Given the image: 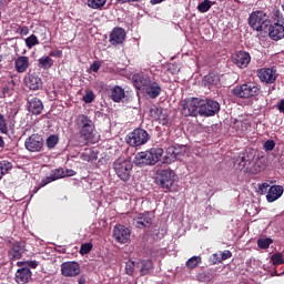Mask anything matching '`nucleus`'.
Segmentation results:
<instances>
[{
    "label": "nucleus",
    "instance_id": "36",
    "mask_svg": "<svg viewBox=\"0 0 284 284\" xmlns=\"http://www.w3.org/2000/svg\"><path fill=\"white\" fill-rule=\"evenodd\" d=\"M139 265H140L139 262L129 260L125 263V274H128V276H134V270H136V267H139Z\"/></svg>",
    "mask_w": 284,
    "mask_h": 284
},
{
    "label": "nucleus",
    "instance_id": "46",
    "mask_svg": "<svg viewBox=\"0 0 284 284\" xmlns=\"http://www.w3.org/2000/svg\"><path fill=\"white\" fill-rule=\"evenodd\" d=\"M161 112H163V109L161 108H151L150 109V118L151 119H154V121H158L159 120V116L161 115Z\"/></svg>",
    "mask_w": 284,
    "mask_h": 284
},
{
    "label": "nucleus",
    "instance_id": "7",
    "mask_svg": "<svg viewBox=\"0 0 284 284\" xmlns=\"http://www.w3.org/2000/svg\"><path fill=\"white\" fill-rule=\"evenodd\" d=\"M176 174L174 171L166 169V170H160L156 173L155 176V184L159 185V187H162V190H166V192H172V185H174V182Z\"/></svg>",
    "mask_w": 284,
    "mask_h": 284
},
{
    "label": "nucleus",
    "instance_id": "63",
    "mask_svg": "<svg viewBox=\"0 0 284 284\" xmlns=\"http://www.w3.org/2000/svg\"><path fill=\"white\" fill-rule=\"evenodd\" d=\"M42 41H48V33L44 31L40 34Z\"/></svg>",
    "mask_w": 284,
    "mask_h": 284
},
{
    "label": "nucleus",
    "instance_id": "54",
    "mask_svg": "<svg viewBox=\"0 0 284 284\" xmlns=\"http://www.w3.org/2000/svg\"><path fill=\"white\" fill-rule=\"evenodd\" d=\"M18 32L22 37H26L28 34H30V29L27 26H22V27H19Z\"/></svg>",
    "mask_w": 284,
    "mask_h": 284
},
{
    "label": "nucleus",
    "instance_id": "5",
    "mask_svg": "<svg viewBox=\"0 0 284 284\" xmlns=\"http://www.w3.org/2000/svg\"><path fill=\"white\" fill-rule=\"evenodd\" d=\"M248 26L256 32H264L270 28V16L262 10L253 11L248 17Z\"/></svg>",
    "mask_w": 284,
    "mask_h": 284
},
{
    "label": "nucleus",
    "instance_id": "59",
    "mask_svg": "<svg viewBox=\"0 0 284 284\" xmlns=\"http://www.w3.org/2000/svg\"><path fill=\"white\" fill-rule=\"evenodd\" d=\"M277 110L278 112L284 114V99L280 100V102L277 103Z\"/></svg>",
    "mask_w": 284,
    "mask_h": 284
},
{
    "label": "nucleus",
    "instance_id": "33",
    "mask_svg": "<svg viewBox=\"0 0 284 284\" xmlns=\"http://www.w3.org/2000/svg\"><path fill=\"white\" fill-rule=\"evenodd\" d=\"M203 263V258L201 256H192L185 263L187 270H196L197 266Z\"/></svg>",
    "mask_w": 284,
    "mask_h": 284
},
{
    "label": "nucleus",
    "instance_id": "45",
    "mask_svg": "<svg viewBox=\"0 0 284 284\" xmlns=\"http://www.w3.org/2000/svg\"><path fill=\"white\" fill-rule=\"evenodd\" d=\"M93 156H94V151H92V150H90V149H87V150L81 154L80 159H81L82 161H88V162H90V161H92Z\"/></svg>",
    "mask_w": 284,
    "mask_h": 284
},
{
    "label": "nucleus",
    "instance_id": "34",
    "mask_svg": "<svg viewBox=\"0 0 284 284\" xmlns=\"http://www.w3.org/2000/svg\"><path fill=\"white\" fill-rule=\"evenodd\" d=\"M214 276H215V271L213 268H209L200 273L199 278L200 281H202V283H210V281H212Z\"/></svg>",
    "mask_w": 284,
    "mask_h": 284
},
{
    "label": "nucleus",
    "instance_id": "24",
    "mask_svg": "<svg viewBox=\"0 0 284 284\" xmlns=\"http://www.w3.org/2000/svg\"><path fill=\"white\" fill-rule=\"evenodd\" d=\"M152 82V79H150V75L145 73H136L133 75V85L136 88V90H142L148 87Z\"/></svg>",
    "mask_w": 284,
    "mask_h": 284
},
{
    "label": "nucleus",
    "instance_id": "37",
    "mask_svg": "<svg viewBox=\"0 0 284 284\" xmlns=\"http://www.w3.org/2000/svg\"><path fill=\"white\" fill-rule=\"evenodd\" d=\"M105 3H108V0H88V6L92 10H101Z\"/></svg>",
    "mask_w": 284,
    "mask_h": 284
},
{
    "label": "nucleus",
    "instance_id": "16",
    "mask_svg": "<svg viewBox=\"0 0 284 284\" xmlns=\"http://www.w3.org/2000/svg\"><path fill=\"white\" fill-rule=\"evenodd\" d=\"M23 83L26 88L32 90L33 92H36L37 90H41V88H43V81L36 72L28 73L23 79Z\"/></svg>",
    "mask_w": 284,
    "mask_h": 284
},
{
    "label": "nucleus",
    "instance_id": "22",
    "mask_svg": "<svg viewBox=\"0 0 284 284\" xmlns=\"http://www.w3.org/2000/svg\"><path fill=\"white\" fill-rule=\"evenodd\" d=\"M123 41H125V30L121 27L113 28L109 37L111 45H121Z\"/></svg>",
    "mask_w": 284,
    "mask_h": 284
},
{
    "label": "nucleus",
    "instance_id": "17",
    "mask_svg": "<svg viewBox=\"0 0 284 284\" xmlns=\"http://www.w3.org/2000/svg\"><path fill=\"white\" fill-rule=\"evenodd\" d=\"M113 239L116 243L125 245L130 241V229L121 224L115 225L113 229Z\"/></svg>",
    "mask_w": 284,
    "mask_h": 284
},
{
    "label": "nucleus",
    "instance_id": "62",
    "mask_svg": "<svg viewBox=\"0 0 284 284\" xmlns=\"http://www.w3.org/2000/svg\"><path fill=\"white\" fill-rule=\"evenodd\" d=\"M6 148V141L3 140V136L0 135V150H3Z\"/></svg>",
    "mask_w": 284,
    "mask_h": 284
},
{
    "label": "nucleus",
    "instance_id": "52",
    "mask_svg": "<svg viewBox=\"0 0 284 284\" xmlns=\"http://www.w3.org/2000/svg\"><path fill=\"white\" fill-rule=\"evenodd\" d=\"M220 256H221V260L222 263L223 261H227V258H232V252L230 250H226L224 252L220 251Z\"/></svg>",
    "mask_w": 284,
    "mask_h": 284
},
{
    "label": "nucleus",
    "instance_id": "10",
    "mask_svg": "<svg viewBox=\"0 0 284 284\" xmlns=\"http://www.w3.org/2000/svg\"><path fill=\"white\" fill-rule=\"evenodd\" d=\"M221 112V104L215 100H203L200 103V116H215Z\"/></svg>",
    "mask_w": 284,
    "mask_h": 284
},
{
    "label": "nucleus",
    "instance_id": "61",
    "mask_svg": "<svg viewBox=\"0 0 284 284\" xmlns=\"http://www.w3.org/2000/svg\"><path fill=\"white\" fill-rule=\"evenodd\" d=\"M118 3H139L141 0H116Z\"/></svg>",
    "mask_w": 284,
    "mask_h": 284
},
{
    "label": "nucleus",
    "instance_id": "53",
    "mask_svg": "<svg viewBox=\"0 0 284 284\" xmlns=\"http://www.w3.org/2000/svg\"><path fill=\"white\" fill-rule=\"evenodd\" d=\"M12 92H14V89L11 88V87H3L2 88L3 97H12Z\"/></svg>",
    "mask_w": 284,
    "mask_h": 284
},
{
    "label": "nucleus",
    "instance_id": "6",
    "mask_svg": "<svg viewBox=\"0 0 284 284\" xmlns=\"http://www.w3.org/2000/svg\"><path fill=\"white\" fill-rule=\"evenodd\" d=\"M258 92H261V88L254 82L236 85L232 90V94L239 99H252V97H258Z\"/></svg>",
    "mask_w": 284,
    "mask_h": 284
},
{
    "label": "nucleus",
    "instance_id": "49",
    "mask_svg": "<svg viewBox=\"0 0 284 284\" xmlns=\"http://www.w3.org/2000/svg\"><path fill=\"white\" fill-rule=\"evenodd\" d=\"M216 75L207 74L204 77V83H207V85H214L216 83Z\"/></svg>",
    "mask_w": 284,
    "mask_h": 284
},
{
    "label": "nucleus",
    "instance_id": "57",
    "mask_svg": "<svg viewBox=\"0 0 284 284\" xmlns=\"http://www.w3.org/2000/svg\"><path fill=\"white\" fill-rule=\"evenodd\" d=\"M49 57H55V59H61V57H63V51L61 50L51 51L49 53Z\"/></svg>",
    "mask_w": 284,
    "mask_h": 284
},
{
    "label": "nucleus",
    "instance_id": "56",
    "mask_svg": "<svg viewBox=\"0 0 284 284\" xmlns=\"http://www.w3.org/2000/svg\"><path fill=\"white\" fill-rule=\"evenodd\" d=\"M267 187H270V184H267V182L260 184L258 185L260 194H265V192H267Z\"/></svg>",
    "mask_w": 284,
    "mask_h": 284
},
{
    "label": "nucleus",
    "instance_id": "35",
    "mask_svg": "<svg viewBox=\"0 0 284 284\" xmlns=\"http://www.w3.org/2000/svg\"><path fill=\"white\" fill-rule=\"evenodd\" d=\"M10 170H12V162L8 160L0 161V179L9 174Z\"/></svg>",
    "mask_w": 284,
    "mask_h": 284
},
{
    "label": "nucleus",
    "instance_id": "42",
    "mask_svg": "<svg viewBox=\"0 0 284 284\" xmlns=\"http://www.w3.org/2000/svg\"><path fill=\"white\" fill-rule=\"evenodd\" d=\"M59 143V136L52 134L47 139V148L49 150H53V148H57V144Z\"/></svg>",
    "mask_w": 284,
    "mask_h": 284
},
{
    "label": "nucleus",
    "instance_id": "31",
    "mask_svg": "<svg viewBox=\"0 0 284 284\" xmlns=\"http://www.w3.org/2000/svg\"><path fill=\"white\" fill-rule=\"evenodd\" d=\"M52 65H54V60L49 55L42 57L38 60V68H41L42 70H50Z\"/></svg>",
    "mask_w": 284,
    "mask_h": 284
},
{
    "label": "nucleus",
    "instance_id": "47",
    "mask_svg": "<svg viewBox=\"0 0 284 284\" xmlns=\"http://www.w3.org/2000/svg\"><path fill=\"white\" fill-rule=\"evenodd\" d=\"M274 148H276V142H274V140H267L264 143V150L266 152H272V150H274Z\"/></svg>",
    "mask_w": 284,
    "mask_h": 284
},
{
    "label": "nucleus",
    "instance_id": "23",
    "mask_svg": "<svg viewBox=\"0 0 284 284\" xmlns=\"http://www.w3.org/2000/svg\"><path fill=\"white\" fill-rule=\"evenodd\" d=\"M59 179H65V170L63 169H54L51 171L49 176H45L40 182V187H45V185L52 183L53 181H59Z\"/></svg>",
    "mask_w": 284,
    "mask_h": 284
},
{
    "label": "nucleus",
    "instance_id": "32",
    "mask_svg": "<svg viewBox=\"0 0 284 284\" xmlns=\"http://www.w3.org/2000/svg\"><path fill=\"white\" fill-rule=\"evenodd\" d=\"M141 265L142 266L140 268V274L142 276H148V274H150V272H152V270H154V264L152 263L151 260L142 261Z\"/></svg>",
    "mask_w": 284,
    "mask_h": 284
},
{
    "label": "nucleus",
    "instance_id": "18",
    "mask_svg": "<svg viewBox=\"0 0 284 284\" xmlns=\"http://www.w3.org/2000/svg\"><path fill=\"white\" fill-rule=\"evenodd\" d=\"M62 276H79L81 274V265L78 262H64L61 264Z\"/></svg>",
    "mask_w": 284,
    "mask_h": 284
},
{
    "label": "nucleus",
    "instance_id": "50",
    "mask_svg": "<svg viewBox=\"0 0 284 284\" xmlns=\"http://www.w3.org/2000/svg\"><path fill=\"white\" fill-rule=\"evenodd\" d=\"M82 101H84V103H92V101H94V92H87V94L83 95Z\"/></svg>",
    "mask_w": 284,
    "mask_h": 284
},
{
    "label": "nucleus",
    "instance_id": "41",
    "mask_svg": "<svg viewBox=\"0 0 284 284\" xmlns=\"http://www.w3.org/2000/svg\"><path fill=\"white\" fill-rule=\"evenodd\" d=\"M272 243H274V240L270 237L257 240V246L260 247V250H267L270 245H272Z\"/></svg>",
    "mask_w": 284,
    "mask_h": 284
},
{
    "label": "nucleus",
    "instance_id": "13",
    "mask_svg": "<svg viewBox=\"0 0 284 284\" xmlns=\"http://www.w3.org/2000/svg\"><path fill=\"white\" fill-rule=\"evenodd\" d=\"M43 135L33 133L24 141V148L28 152H41L43 150Z\"/></svg>",
    "mask_w": 284,
    "mask_h": 284
},
{
    "label": "nucleus",
    "instance_id": "48",
    "mask_svg": "<svg viewBox=\"0 0 284 284\" xmlns=\"http://www.w3.org/2000/svg\"><path fill=\"white\" fill-rule=\"evenodd\" d=\"M235 123H237V128L241 130V132H246V130L250 128V122H247V120L240 122L236 121Z\"/></svg>",
    "mask_w": 284,
    "mask_h": 284
},
{
    "label": "nucleus",
    "instance_id": "8",
    "mask_svg": "<svg viewBox=\"0 0 284 284\" xmlns=\"http://www.w3.org/2000/svg\"><path fill=\"white\" fill-rule=\"evenodd\" d=\"M148 141H150V133L144 129L138 128L126 135V143L131 148H141V145H145Z\"/></svg>",
    "mask_w": 284,
    "mask_h": 284
},
{
    "label": "nucleus",
    "instance_id": "12",
    "mask_svg": "<svg viewBox=\"0 0 284 284\" xmlns=\"http://www.w3.org/2000/svg\"><path fill=\"white\" fill-rule=\"evenodd\" d=\"M154 224V214L152 212H143L139 213L134 219H133V225L138 230H145L152 227Z\"/></svg>",
    "mask_w": 284,
    "mask_h": 284
},
{
    "label": "nucleus",
    "instance_id": "4",
    "mask_svg": "<svg viewBox=\"0 0 284 284\" xmlns=\"http://www.w3.org/2000/svg\"><path fill=\"white\" fill-rule=\"evenodd\" d=\"M134 165L132 164V161L125 159V158H118L113 162V170L116 174L118 179L122 181L123 183H128L130 179H132V169Z\"/></svg>",
    "mask_w": 284,
    "mask_h": 284
},
{
    "label": "nucleus",
    "instance_id": "11",
    "mask_svg": "<svg viewBox=\"0 0 284 284\" xmlns=\"http://www.w3.org/2000/svg\"><path fill=\"white\" fill-rule=\"evenodd\" d=\"M257 77L262 83L272 85L278 79V70L276 67L262 68L257 70Z\"/></svg>",
    "mask_w": 284,
    "mask_h": 284
},
{
    "label": "nucleus",
    "instance_id": "38",
    "mask_svg": "<svg viewBox=\"0 0 284 284\" xmlns=\"http://www.w3.org/2000/svg\"><path fill=\"white\" fill-rule=\"evenodd\" d=\"M210 8H212V1L204 0L197 4V12H201L202 14L210 12Z\"/></svg>",
    "mask_w": 284,
    "mask_h": 284
},
{
    "label": "nucleus",
    "instance_id": "39",
    "mask_svg": "<svg viewBox=\"0 0 284 284\" xmlns=\"http://www.w3.org/2000/svg\"><path fill=\"white\" fill-rule=\"evenodd\" d=\"M161 125H170V115L168 114V111L162 109V112L160 113L158 120Z\"/></svg>",
    "mask_w": 284,
    "mask_h": 284
},
{
    "label": "nucleus",
    "instance_id": "14",
    "mask_svg": "<svg viewBox=\"0 0 284 284\" xmlns=\"http://www.w3.org/2000/svg\"><path fill=\"white\" fill-rule=\"evenodd\" d=\"M231 61L234 65H236V68L243 70L252 62V55H250V52L247 51H236L232 54Z\"/></svg>",
    "mask_w": 284,
    "mask_h": 284
},
{
    "label": "nucleus",
    "instance_id": "58",
    "mask_svg": "<svg viewBox=\"0 0 284 284\" xmlns=\"http://www.w3.org/2000/svg\"><path fill=\"white\" fill-rule=\"evenodd\" d=\"M27 265L32 270H37V267H39V263L37 261H27Z\"/></svg>",
    "mask_w": 284,
    "mask_h": 284
},
{
    "label": "nucleus",
    "instance_id": "19",
    "mask_svg": "<svg viewBox=\"0 0 284 284\" xmlns=\"http://www.w3.org/2000/svg\"><path fill=\"white\" fill-rule=\"evenodd\" d=\"M268 37L272 41H281V39H284L283 20L274 22L268 27Z\"/></svg>",
    "mask_w": 284,
    "mask_h": 284
},
{
    "label": "nucleus",
    "instance_id": "1",
    "mask_svg": "<svg viewBox=\"0 0 284 284\" xmlns=\"http://www.w3.org/2000/svg\"><path fill=\"white\" fill-rule=\"evenodd\" d=\"M235 165L246 174H261L263 172V165L261 162H256L255 155L251 151L240 153L235 159Z\"/></svg>",
    "mask_w": 284,
    "mask_h": 284
},
{
    "label": "nucleus",
    "instance_id": "27",
    "mask_svg": "<svg viewBox=\"0 0 284 284\" xmlns=\"http://www.w3.org/2000/svg\"><path fill=\"white\" fill-rule=\"evenodd\" d=\"M14 68L17 72L23 74V72H27L28 68H30V58L26 55L18 57L14 61Z\"/></svg>",
    "mask_w": 284,
    "mask_h": 284
},
{
    "label": "nucleus",
    "instance_id": "43",
    "mask_svg": "<svg viewBox=\"0 0 284 284\" xmlns=\"http://www.w3.org/2000/svg\"><path fill=\"white\" fill-rule=\"evenodd\" d=\"M92 247H94V245L91 242L81 244L80 254L82 256H85V254H90V252H92Z\"/></svg>",
    "mask_w": 284,
    "mask_h": 284
},
{
    "label": "nucleus",
    "instance_id": "26",
    "mask_svg": "<svg viewBox=\"0 0 284 284\" xmlns=\"http://www.w3.org/2000/svg\"><path fill=\"white\" fill-rule=\"evenodd\" d=\"M283 196V186L282 185H272L266 194V200L268 203H274Z\"/></svg>",
    "mask_w": 284,
    "mask_h": 284
},
{
    "label": "nucleus",
    "instance_id": "2",
    "mask_svg": "<svg viewBox=\"0 0 284 284\" xmlns=\"http://www.w3.org/2000/svg\"><path fill=\"white\" fill-rule=\"evenodd\" d=\"M77 130H79V134L83 141H92V134H94V122L90 116L85 114L77 115L74 120Z\"/></svg>",
    "mask_w": 284,
    "mask_h": 284
},
{
    "label": "nucleus",
    "instance_id": "44",
    "mask_svg": "<svg viewBox=\"0 0 284 284\" xmlns=\"http://www.w3.org/2000/svg\"><path fill=\"white\" fill-rule=\"evenodd\" d=\"M271 263H273V265H283L284 264L283 254L281 253L273 254L271 256Z\"/></svg>",
    "mask_w": 284,
    "mask_h": 284
},
{
    "label": "nucleus",
    "instance_id": "64",
    "mask_svg": "<svg viewBox=\"0 0 284 284\" xmlns=\"http://www.w3.org/2000/svg\"><path fill=\"white\" fill-rule=\"evenodd\" d=\"M78 284H85V277H80L78 280Z\"/></svg>",
    "mask_w": 284,
    "mask_h": 284
},
{
    "label": "nucleus",
    "instance_id": "3",
    "mask_svg": "<svg viewBox=\"0 0 284 284\" xmlns=\"http://www.w3.org/2000/svg\"><path fill=\"white\" fill-rule=\"evenodd\" d=\"M163 156V149L151 148L148 151L140 152L135 155L136 165H156Z\"/></svg>",
    "mask_w": 284,
    "mask_h": 284
},
{
    "label": "nucleus",
    "instance_id": "25",
    "mask_svg": "<svg viewBox=\"0 0 284 284\" xmlns=\"http://www.w3.org/2000/svg\"><path fill=\"white\" fill-rule=\"evenodd\" d=\"M16 283L26 284L32 281V271L29 267H21L16 272Z\"/></svg>",
    "mask_w": 284,
    "mask_h": 284
},
{
    "label": "nucleus",
    "instance_id": "15",
    "mask_svg": "<svg viewBox=\"0 0 284 284\" xmlns=\"http://www.w3.org/2000/svg\"><path fill=\"white\" fill-rule=\"evenodd\" d=\"M185 154V146L183 145H173L166 150V163H174V161H181Z\"/></svg>",
    "mask_w": 284,
    "mask_h": 284
},
{
    "label": "nucleus",
    "instance_id": "9",
    "mask_svg": "<svg viewBox=\"0 0 284 284\" xmlns=\"http://www.w3.org/2000/svg\"><path fill=\"white\" fill-rule=\"evenodd\" d=\"M183 116H201V99L189 98L182 103Z\"/></svg>",
    "mask_w": 284,
    "mask_h": 284
},
{
    "label": "nucleus",
    "instance_id": "55",
    "mask_svg": "<svg viewBox=\"0 0 284 284\" xmlns=\"http://www.w3.org/2000/svg\"><path fill=\"white\" fill-rule=\"evenodd\" d=\"M91 72H99L101 70V62L94 61L90 67Z\"/></svg>",
    "mask_w": 284,
    "mask_h": 284
},
{
    "label": "nucleus",
    "instance_id": "29",
    "mask_svg": "<svg viewBox=\"0 0 284 284\" xmlns=\"http://www.w3.org/2000/svg\"><path fill=\"white\" fill-rule=\"evenodd\" d=\"M110 98L112 101H114V103H119L122 99H125V90L119 85H115L110 89Z\"/></svg>",
    "mask_w": 284,
    "mask_h": 284
},
{
    "label": "nucleus",
    "instance_id": "40",
    "mask_svg": "<svg viewBox=\"0 0 284 284\" xmlns=\"http://www.w3.org/2000/svg\"><path fill=\"white\" fill-rule=\"evenodd\" d=\"M24 43L27 48H29V50H32L34 45H39V39L37 38V36L31 34L24 40Z\"/></svg>",
    "mask_w": 284,
    "mask_h": 284
},
{
    "label": "nucleus",
    "instance_id": "60",
    "mask_svg": "<svg viewBox=\"0 0 284 284\" xmlns=\"http://www.w3.org/2000/svg\"><path fill=\"white\" fill-rule=\"evenodd\" d=\"M77 174V171L72 170V169H67L64 171V178L65 176H74Z\"/></svg>",
    "mask_w": 284,
    "mask_h": 284
},
{
    "label": "nucleus",
    "instance_id": "28",
    "mask_svg": "<svg viewBox=\"0 0 284 284\" xmlns=\"http://www.w3.org/2000/svg\"><path fill=\"white\" fill-rule=\"evenodd\" d=\"M143 92H145L150 99H156V97L161 94V85L151 81Z\"/></svg>",
    "mask_w": 284,
    "mask_h": 284
},
{
    "label": "nucleus",
    "instance_id": "20",
    "mask_svg": "<svg viewBox=\"0 0 284 284\" xmlns=\"http://www.w3.org/2000/svg\"><path fill=\"white\" fill-rule=\"evenodd\" d=\"M27 108L31 114L39 116L43 112V102L39 98L29 95L27 99Z\"/></svg>",
    "mask_w": 284,
    "mask_h": 284
},
{
    "label": "nucleus",
    "instance_id": "51",
    "mask_svg": "<svg viewBox=\"0 0 284 284\" xmlns=\"http://www.w3.org/2000/svg\"><path fill=\"white\" fill-rule=\"evenodd\" d=\"M211 263H213V265H217L219 263H222L221 251H219L212 255Z\"/></svg>",
    "mask_w": 284,
    "mask_h": 284
},
{
    "label": "nucleus",
    "instance_id": "21",
    "mask_svg": "<svg viewBox=\"0 0 284 284\" xmlns=\"http://www.w3.org/2000/svg\"><path fill=\"white\" fill-rule=\"evenodd\" d=\"M26 253V244L23 242H14L12 247L8 251L10 261H19Z\"/></svg>",
    "mask_w": 284,
    "mask_h": 284
},
{
    "label": "nucleus",
    "instance_id": "30",
    "mask_svg": "<svg viewBox=\"0 0 284 284\" xmlns=\"http://www.w3.org/2000/svg\"><path fill=\"white\" fill-rule=\"evenodd\" d=\"M12 125H10V122L8 119H6V114L0 113V134H10Z\"/></svg>",
    "mask_w": 284,
    "mask_h": 284
}]
</instances>
